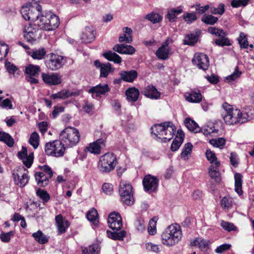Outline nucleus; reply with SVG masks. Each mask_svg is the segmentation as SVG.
Returning a JSON list of instances; mask_svg holds the SVG:
<instances>
[{
	"label": "nucleus",
	"instance_id": "b1692460",
	"mask_svg": "<svg viewBox=\"0 0 254 254\" xmlns=\"http://www.w3.org/2000/svg\"><path fill=\"white\" fill-rule=\"evenodd\" d=\"M119 75L123 79V81L132 83L137 78L138 73L136 70L131 69L130 70H121Z\"/></svg>",
	"mask_w": 254,
	"mask_h": 254
},
{
	"label": "nucleus",
	"instance_id": "603ef678",
	"mask_svg": "<svg viewBox=\"0 0 254 254\" xmlns=\"http://www.w3.org/2000/svg\"><path fill=\"white\" fill-rule=\"evenodd\" d=\"M218 20L217 17L208 14H204L201 18V21L207 25H213L217 22Z\"/></svg>",
	"mask_w": 254,
	"mask_h": 254
},
{
	"label": "nucleus",
	"instance_id": "052dcab7",
	"mask_svg": "<svg viewBox=\"0 0 254 254\" xmlns=\"http://www.w3.org/2000/svg\"><path fill=\"white\" fill-rule=\"evenodd\" d=\"M8 47L4 43L0 44V61L3 60L7 55L8 52Z\"/></svg>",
	"mask_w": 254,
	"mask_h": 254
},
{
	"label": "nucleus",
	"instance_id": "39448f33",
	"mask_svg": "<svg viewBox=\"0 0 254 254\" xmlns=\"http://www.w3.org/2000/svg\"><path fill=\"white\" fill-rule=\"evenodd\" d=\"M80 135L77 129L73 127H67L62 131L60 139L67 147H72L79 141Z\"/></svg>",
	"mask_w": 254,
	"mask_h": 254
},
{
	"label": "nucleus",
	"instance_id": "20e7f679",
	"mask_svg": "<svg viewBox=\"0 0 254 254\" xmlns=\"http://www.w3.org/2000/svg\"><path fill=\"white\" fill-rule=\"evenodd\" d=\"M118 163L116 155L112 152H107L100 156L97 168L102 174H108L113 171Z\"/></svg>",
	"mask_w": 254,
	"mask_h": 254
},
{
	"label": "nucleus",
	"instance_id": "72a5a7b5",
	"mask_svg": "<svg viewBox=\"0 0 254 254\" xmlns=\"http://www.w3.org/2000/svg\"><path fill=\"white\" fill-rule=\"evenodd\" d=\"M183 12V9L181 6L177 8H171L168 10L166 17L170 22L176 21L177 16Z\"/></svg>",
	"mask_w": 254,
	"mask_h": 254
},
{
	"label": "nucleus",
	"instance_id": "a18cd8bd",
	"mask_svg": "<svg viewBox=\"0 0 254 254\" xmlns=\"http://www.w3.org/2000/svg\"><path fill=\"white\" fill-rule=\"evenodd\" d=\"M192 147L193 146L189 142L185 144L181 154V158L184 160H188L189 155H190L191 152Z\"/></svg>",
	"mask_w": 254,
	"mask_h": 254
},
{
	"label": "nucleus",
	"instance_id": "6e6552de",
	"mask_svg": "<svg viewBox=\"0 0 254 254\" xmlns=\"http://www.w3.org/2000/svg\"><path fill=\"white\" fill-rule=\"evenodd\" d=\"M45 64L47 68L52 71L60 69L65 64V58L61 55L52 53L46 56Z\"/></svg>",
	"mask_w": 254,
	"mask_h": 254
},
{
	"label": "nucleus",
	"instance_id": "c9c22d12",
	"mask_svg": "<svg viewBox=\"0 0 254 254\" xmlns=\"http://www.w3.org/2000/svg\"><path fill=\"white\" fill-rule=\"evenodd\" d=\"M103 56L108 61L114 63L120 64L122 62L121 57L115 52L111 51L104 53Z\"/></svg>",
	"mask_w": 254,
	"mask_h": 254
},
{
	"label": "nucleus",
	"instance_id": "c756f323",
	"mask_svg": "<svg viewBox=\"0 0 254 254\" xmlns=\"http://www.w3.org/2000/svg\"><path fill=\"white\" fill-rule=\"evenodd\" d=\"M34 176L37 185L40 187H44L49 183L50 178H49L42 172H36Z\"/></svg>",
	"mask_w": 254,
	"mask_h": 254
},
{
	"label": "nucleus",
	"instance_id": "4468645a",
	"mask_svg": "<svg viewBox=\"0 0 254 254\" xmlns=\"http://www.w3.org/2000/svg\"><path fill=\"white\" fill-rule=\"evenodd\" d=\"M159 181L156 177L150 175L144 177L142 183L144 190L146 192L155 191L158 188Z\"/></svg>",
	"mask_w": 254,
	"mask_h": 254
},
{
	"label": "nucleus",
	"instance_id": "f704fd0d",
	"mask_svg": "<svg viewBox=\"0 0 254 254\" xmlns=\"http://www.w3.org/2000/svg\"><path fill=\"white\" fill-rule=\"evenodd\" d=\"M185 124L188 129L191 132L197 133L200 131V128L198 127L197 123L189 118L185 119Z\"/></svg>",
	"mask_w": 254,
	"mask_h": 254
},
{
	"label": "nucleus",
	"instance_id": "c03bdc74",
	"mask_svg": "<svg viewBox=\"0 0 254 254\" xmlns=\"http://www.w3.org/2000/svg\"><path fill=\"white\" fill-rule=\"evenodd\" d=\"M198 36L196 33H190L188 34L184 40L185 45L193 46L197 41Z\"/></svg>",
	"mask_w": 254,
	"mask_h": 254
},
{
	"label": "nucleus",
	"instance_id": "9d476101",
	"mask_svg": "<svg viewBox=\"0 0 254 254\" xmlns=\"http://www.w3.org/2000/svg\"><path fill=\"white\" fill-rule=\"evenodd\" d=\"M28 171L23 166H19L12 173L14 184L21 188L25 186L28 183L30 177Z\"/></svg>",
	"mask_w": 254,
	"mask_h": 254
},
{
	"label": "nucleus",
	"instance_id": "e433bc0d",
	"mask_svg": "<svg viewBox=\"0 0 254 254\" xmlns=\"http://www.w3.org/2000/svg\"><path fill=\"white\" fill-rule=\"evenodd\" d=\"M25 73L27 76H37L40 72V67L38 65L28 64L25 69Z\"/></svg>",
	"mask_w": 254,
	"mask_h": 254
},
{
	"label": "nucleus",
	"instance_id": "7c9ffc66",
	"mask_svg": "<svg viewBox=\"0 0 254 254\" xmlns=\"http://www.w3.org/2000/svg\"><path fill=\"white\" fill-rule=\"evenodd\" d=\"M167 122H165L160 124L154 125L151 127V133L153 134L157 138L161 139L162 136L164 135V129L166 124Z\"/></svg>",
	"mask_w": 254,
	"mask_h": 254
},
{
	"label": "nucleus",
	"instance_id": "3c124183",
	"mask_svg": "<svg viewBox=\"0 0 254 254\" xmlns=\"http://www.w3.org/2000/svg\"><path fill=\"white\" fill-rule=\"evenodd\" d=\"M29 142L34 149H36L38 147L39 144V136L37 132L34 131L31 134Z\"/></svg>",
	"mask_w": 254,
	"mask_h": 254
},
{
	"label": "nucleus",
	"instance_id": "dca6fc26",
	"mask_svg": "<svg viewBox=\"0 0 254 254\" xmlns=\"http://www.w3.org/2000/svg\"><path fill=\"white\" fill-rule=\"evenodd\" d=\"M106 136L105 135L103 137L99 138L95 141L90 143L86 150L94 154H99L102 149L106 146Z\"/></svg>",
	"mask_w": 254,
	"mask_h": 254
},
{
	"label": "nucleus",
	"instance_id": "8fccbe9b",
	"mask_svg": "<svg viewBox=\"0 0 254 254\" xmlns=\"http://www.w3.org/2000/svg\"><path fill=\"white\" fill-rule=\"evenodd\" d=\"M192 245L194 246H198L201 251H203L206 249L208 245V243L206 240L201 238H198L196 239L193 241L192 243Z\"/></svg>",
	"mask_w": 254,
	"mask_h": 254
},
{
	"label": "nucleus",
	"instance_id": "393cba45",
	"mask_svg": "<svg viewBox=\"0 0 254 254\" xmlns=\"http://www.w3.org/2000/svg\"><path fill=\"white\" fill-rule=\"evenodd\" d=\"M113 50L121 54H126L132 55L135 52V49L131 45H128L125 44L115 45Z\"/></svg>",
	"mask_w": 254,
	"mask_h": 254
},
{
	"label": "nucleus",
	"instance_id": "4c0bfd02",
	"mask_svg": "<svg viewBox=\"0 0 254 254\" xmlns=\"http://www.w3.org/2000/svg\"><path fill=\"white\" fill-rule=\"evenodd\" d=\"M87 219L92 222L95 226H97L99 223L98 213L96 209L93 208L89 210L86 214Z\"/></svg>",
	"mask_w": 254,
	"mask_h": 254
},
{
	"label": "nucleus",
	"instance_id": "79ce46f5",
	"mask_svg": "<svg viewBox=\"0 0 254 254\" xmlns=\"http://www.w3.org/2000/svg\"><path fill=\"white\" fill-rule=\"evenodd\" d=\"M0 141L4 142L10 147H12L14 143V139L9 134L2 131H0Z\"/></svg>",
	"mask_w": 254,
	"mask_h": 254
},
{
	"label": "nucleus",
	"instance_id": "ddd939ff",
	"mask_svg": "<svg viewBox=\"0 0 254 254\" xmlns=\"http://www.w3.org/2000/svg\"><path fill=\"white\" fill-rule=\"evenodd\" d=\"M41 76L43 82L50 86L59 85L62 81V76L57 72L42 73Z\"/></svg>",
	"mask_w": 254,
	"mask_h": 254
},
{
	"label": "nucleus",
	"instance_id": "338daca9",
	"mask_svg": "<svg viewBox=\"0 0 254 254\" xmlns=\"http://www.w3.org/2000/svg\"><path fill=\"white\" fill-rule=\"evenodd\" d=\"M200 131H202L204 135L207 136L211 133L216 132V129L213 125L211 126H206L204 127V128H200Z\"/></svg>",
	"mask_w": 254,
	"mask_h": 254
},
{
	"label": "nucleus",
	"instance_id": "f03ea898",
	"mask_svg": "<svg viewBox=\"0 0 254 254\" xmlns=\"http://www.w3.org/2000/svg\"><path fill=\"white\" fill-rule=\"evenodd\" d=\"M182 237L181 227L177 223L169 226L161 235L162 243L169 247L175 245Z\"/></svg>",
	"mask_w": 254,
	"mask_h": 254
},
{
	"label": "nucleus",
	"instance_id": "de8ad7c7",
	"mask_svg": "<svg viewBox=\"0 0 254 254\" xmlns=\"http://www.w3.org/2000/svg\"><path fill=\"white\" fill-rule=\"evenodd\" d=\"M237 40L241 49H247L249 47L248 40L244 33H240Z\"/></svg>",
	"mask_w": 254,
	"mask_h": 254
},
{
	"label": "nucleus",
	"instance_id": "ea45409f",
	"mask_svg": "<svg viewBox=\"0 0 254 254\" xmlns=\"http://www.w3.org/2000/svg\"><path fill=\"white\" fill-rule=\"evenodd\" d=\"M242 175L240 173L235 174V190L239 195L243 194L242 189Z\"/></svg>",
	"mask_w": 254,
	"mask_h": 254
},
{
	"label": "nucleus",
	"instance_id": "e2e57ef3",
	"mask_svg": "<svg viewBox=\"0 0 254 254\" xmlns=\"http://www.w3.org/2000/svg\"><path fill=\"white\" fill-rule=\"evenodd\" d=\"M250 0H232L231 4L232 7L237 8L246 6Z\"/></svg>",
	"mask_w": 254,
	"mask_h": 254
},
{
	"label": "nucleus",
	"instance_id": "9b49d317",
	"mask_svg": "<svg viewBox=\"0 0 254 254\" xmlns=\"http://www.w3.org/2000/svg\"><path fill=\"white\" fill-rule=\"evenodd\" d=\"M119 191L121 201L123 203L127 205L133 204L132 187L130 184L125 182H121L120 185Z\"/></svg>",
	"mask_w": 254,
	"mask_h": 254
},
{
	"label": "nucleus",
	"instance_id": "bb28decb",
	"mask_svg": "<svg viewBox=\"0 0 254 254\" xmlns=\"http://www.w3.org/2000/svg\"><path fill=\"white\" fill-rule=\"evenodd\" d=\"M215 166L211 165L208 169V174L210 177L214 180L216 183H219L221 181V178L220 173L218 167L220 165L219 161H216L215 162Z\"/></svg>",
	"mask_w": 254,
	"mask_h": 254
},
{
	"label": "nucleus",
	"instance_id": "a878e982",
	"mask_svg": "<svg viewBox=\"0 0 254 254\" xmlns=\"http://www.w3.org/2000/svg\"><path fill=\"white\" fill-rule=\"evenodd\" d=\"M80 93V91H70L68 90H62L57 93L52 94L51 98L53 99H65L72 96H77Z\"/></svg>",
	"mask_w": 254,
	"mask_h": 254
},
{
	"label": "nucleus",
	"instance_id": "5701e85b",
	"mask_svg": "<svg viewBox=\"0 0 254 254\" xmlns=\"http://www.w3.org/2000/svg\"><path fill=\"white\" fill-rule=\"evenodd\" d=\"M55 221L58 228V234L65 233L66 229L69 226V222L61 214H59L56 216Z\"/></svg>",
	"mask_w": 254,
	"mask_h": 254
},
{
	"label": "nucleus",
	"instance_id": "f3484780",
	"mask_svg": "<svg viewBox=\"0 0 254 254\" xmlns=\"http://www.w3.org/2000/svg\"><path fill=\"white\" fill-rule=\"evenodd\" d=\"M110 91V88L108 84H99L96 86L92 87L88 90V93L91 94L93 98H100L102 95H105L106 93Z\"/></svg>",
	"mask_w": 254,
	"mask_h": 254
},
{
	"label": "nucleus",
	"instance_id": "6ab92c4d",
	"mask_svg": "<svg viewBox=\"0 0 254 254\" xmlns=\"http://www.w3.org/2000/svg\"><path fill=\"white\" fill-rule=\"evenodd\" d=\"M172 42V40L168 38L164 43L158 49L156 52V57L161 60H165L168 58L170 53L169 44Z\"/></svg>",
	"mask_w": 254,
	"mask_h": 254
},
{
	"label": "nucleus",
	"instance_id": "0eeeda50",
	"mask_svg": "<svg viewBox=\"0 0 254 254\" xmlns=\"http://www.w3.org/2000/svg\"><path fill=\"white\" fill-rule=\"evenodd\" d=\"M65 145L62 140H56L46 143L45 145V152L49 156L56 157L63 156L65 150Z\"/></svg>",
	"mask_w": 254,
	"mask_h": 254
},
{
	"label": "nucleus",
	"instance_id": "58836bf2",
	"mask_svg": "<svg viewBox=\"0 0 254 254\" xmlns=\"http://www.w3.org/2000/svg\"><path fill=\"white\" fill-rule=\"evenodd\" d=\"M108 237L114 240H123L124 238L126 236V232L125 230L121 231L119 232H112L109 230L107 231Z\"/></svg>",
	"mask_w": 254,
	"mask_h": 254
},
{
	"label": "nucleus",
	"instance_id": "5fc2aeb1",
	"mask_svg": "<svg viewBox=\"0 0 254 254\" xmlns=\"http://www.w3.org/2000/svg\"><path fill=\"white\" fill-rule=\"evenodd\" d=\"M156 217H153L149 222L148 226V232L150 235H154L156 233Z\"/></svg>",
	"mask_w": 254,
	"mask_h": 254
},
{
	"label": "nucleus",
	"instance_id": "4be33fe9",
	"mask_svg": "<svg viewBox=\"0 0 254 254\" xmlns=\"http://www.w3.org/2000/svg\"><path fill=\"white\" fill-rule=\"evenodd\" d=\"M166 127L164 129V135L162 136L161 139L162 142H167L171 140L174 135V133L176 131V127L170 122H167V124L165 125Z\"/></svg>",
	"mask_w": 254,
	"mask_h": 254
},
{
	"label": "nucleus",
	"instance_id": "7ed1b4c3",
	"mask_svg": "<svg viewBox=\"0 0 254 254\" xmlns=\"http://www.w3.org/2000/svg\"><path fill=\"white\" fill-rule=\"evenodd\" d=\"M60 19L51 11L41 13L36 24L42 29L46 31L54 30L58 27Z\"/></svg>",
	"mask_w": 254,
	"mask_h": 254
},
{
	"label": "nucleus",
	"instance_id": "864d4df0",
	"mask_svg": "<svg viewBox=\"0 0 254 254\" xmlns=\"http://www.w3.org/2000/svg\"><path fill=\"white\" fill-rule=\"evenodd\" d=\"M36 194L42 200L43 203L47 202L50 199L49 194L45 190L39 189L36 191Z\"/></svg>",
	"mask_w": 254,
	"mask_h": 254
},
{
	"label": "nucleus",
	"instance_id": "4d7b16f0",
	"mask_svg": "<svg viewBox=\"0 0 254 254\" xmlns=\"http://www.w3.org/2000/svg\"><path fill=\"white\" fill-rule=\"evenodd\" d=\"M221 205L223 209L228 210L232 206V201L230 198L226 196L222 198L221 200Z\"/></svg>",
	"mask_w": 254,
	"mask_h": 254
},
{
	"label": "nucleus",
	"instance_id": "69168bd1",
	"mask_svg": "<svg viewBox=\"0 0 254 254\" xmlns=\"http://www.w3.org/2000/svg\"><path fill=\"white\" fill-rule=\"evenodd\" d=\"M39 168L41 170V172H43L49 178H52L53 175V172L51 168L48 165L39 166Z\"/></svg>",
	"mask_w": 254,
	"mask_h": 254
},
{
	"label": "nucleus",
	"instance_id": "cd10ccee",
	"mask_svg": "<svg viewBox=\"0 0 254 254\" xmlns=\"http://www.w3.org/2000/svg\"><path fill=\"white\" fill-rule=\"evenodd\" d=\"M143 93L146 97L154 99H158L161 95L156 87L152 85H148L144 88Z\"/></svg>",
	"mask_w": 254,
	"mask_h": 254
},
{
	"label": "nucleus",
	"instance_id": "2eb2a0df",
	"mask_svg": "<svg viewBox=\"0 0 254 254\" xmlns=\"http://www.w3.org/2000/svg\"><path fill=\"white\" fill-rule=\"evenodd\" d=\"M108 223L110 228L117 231H119L122 227V219L118 212L111 213L108 219Z\"/></svg>",
	"mask_w": 254,
	"mask_h": 254
},
{
	"label": "nucleus",
	"instance_id": "6e6d98bb",
	"mask_svg": "<svg viewBox=\"0 0 254 254\" xmlns=\"http://www.w3.org/2000/svg\"><path fill=\"white\" fill-rule=\"evenodd\" d=\"M182 17L188 24L191 23L197 19L196 13L194 12H187L184 14Z\"/></svg>",
	"mask_w": 254,
	"mask_h": 254
},
{
	"label": "nucleus",
	"instance_id": "1a4fd4ad",
	"mask_svg": "<svg viewBox=\"0 0 254 254\" xmlns=\"http://www.w3.org/2000/svg\"><path fill=\"white\" fill-rule=\"evenodd\" d=\"M207 31L210 34L219 37V38L215 39L214 40L217 46L224 47L225 46H229L232 45L230 40L227 37V33L224 30L215 27H210L208 28Z\"/></svg>",
	"mask_w": 254,
	"mask_h": 254
},
{
	"label": "nucleus",
	"instance_id": "bf43d9fd",
	"mask_svg": "<svg viewBox=\"0 0 254 254\" xmlns=\"http://www.w3.org/2000/svg\"><path fill=\"white\" fill-rule=\"evenodd\" d=\"M5 67L7 72L9 74H12L13 75H14V73L18 70V68L7 60H5Z\"/></svg>",
	"mask_w": 254,
	"mask_h": 254
},
{
	"label": "nucleus",
	"instance_id": "680f3d73",
	"mask_svg": "<svg viewBox=\"0 0 254 254\" xmlns=\"http://www.w3.org/2000/svg\"><path fill=\"white\" fill-rule=\"evenodd\" d=\"M34 159V154L31 153L29 154L27 156H26L23 158L22 161L24 165L27 168H30L33 162Z\"/></svg>",
	"mask_w": 254,
	"mask_h": 254
},
{
	"label": "nucleus",
	"instance_id": "a211bd4d",
	"mask_svg": "<svg viewBox=\"0 0 254 254\" xmlns=\"http://www.w3.org/2000/svg\"><path fill=\"white\" fill-rule=\"evenodd\" d=\"M94 65L97 68L99 69L100 76L101 77H107L110 73L114 72L115 70L110 63L102 64L99 60H96L94 62Z\"/></svg>",
	"mask_w": 254,
	"mask_h": 254
},
{
	"label": "nucleus",
	"instance_id": "a19ab883",
	"mask_svg": "<svg viewBox=\"0 0 254 254\" xmlns=\"http://www.w3.org/2000/svg\"><path fill=\"white\" fill-rule=\"evenodd\" d=\"M32 237L40 244H45L49 241V237L44 234L41 230L33 233Z\"/></svg>",
	"mask_w": 254,
	"mask_h": 254
},
{
	"label": "nucleus",
	"instance_id": "0e129e2a",
	"mask_svg": "<svg viewBox=\"0 0 254 254\" xmlns=\"http://www.w3.org/2000/svg\"><path fill=\"white\" fill-rule=\"evenodd\" d=\"M221 226L224 229L229 232L236 229V227L233 223L224 220L221 221Z\"/></svg>",
	"mask_w": 254,
	"mask_h": 254
},
{
	"label": "nucleus",
	"instance_id": "2f4dec72",
	"mask_svg": "<svg viewBox=\"0 0 254 254\" xmlns=\"http://www.w3.org/2000/svg\"><path fill=\"white\" fill-rule=\"evenodd\" d=\"M139 91L134 87L128 88L126 91L127 99L128 102H135L138 98Z\"/></svg>",
	"mask_w": 254,
	"mask_h": 254
},
{
	"label": "nucleus",
	"instance_id": "f8f14e48",
	"mask_svg": "<svg viewBox=\"0 0 254 254\" xmlns=\"http://www.w3.org/2000/svg\"><path fill=\"white\" fill-rule=\"evenodd\" d=\"M192 63L199 68L205 70L209 65V61L207 55L203 53H196L192 59Z\"/></svg>",
	"mask_w": 254,
	"mask_h": 254
},
{
	"label": "nucleus",
	"instance_id": "49530a36",
	"mask_svg": "<svg viewBox=\"0 0 254 254\" xmlns=\"http://www.w3.org/2000/svg\"><path fill=\"white\" fill-rule=\"evenodd\" d=\"M145 18L155 24L160 22L162 20V17L157 13L151 12L145 16Z\"/></svg>",
	"mask_w": 254,
	"mask_h": 254
},
{
	"label": "nucleus",
	"instance_id": "c85d7f7f",
	"mask_svg": "<svg viewBox=\"0 0 254 254\" xmlns=\"http://www.w3.org/2000/svg\"><path fill=\"white\" fill-rule=\"evenodd\" d=\"M184 136L185 134L183 131L178 129L177 135L171 145V149L172 151H177L180 148L183 142Z\"/></svg>",
	"mask_w": 254,
	"mask_h": 254
},
{
	"label": "nucleus",
	"instance_id": "f257e3e1",
	"mask_svg": "<svg viewBox=\"0 0 254 254\" xmlns=\"http://www.w3.org/2000/svg\"><path fill=\"white\" fill-rule=\"evenodd\" d=\"M223 111L221 116L224 122L228 125H235L237 123L243 124L251 120L247 114V110L241 111L234 109L232 106L225 102L222 104Z\"/></svg>",
	"mask_w": 254,
	"mask_h": 254
},
{
	"label": "nucleus",
	"instance_id": "774afa93",
	"mask_svg": "<svg viewBox=\"0 0 254 254\" xmlns=\"http://www.w3.org/2000/svg\"><path fill=\"white\" fill-rule=\"evenodd\" d=\"M205 155L207 159L210 162V163H213L217 160V158L214 153H213L210 150L207 149L205 152Z\"/></svg>",
	"mask_w": 254,
	"mask_h": 254
},
{
	"label": "nucleus",
	"instance_id": "09e8293b",
	"mask_svg": "<svg viewBox=\"0 0 254 254\" xmlns=\"http://www.w3.org/2000/svg\"><path fill=\"white\" fill-rule=\"evenodd\" d=\"M209 143L213 146L222 149L226 143V140L223 137L211 139Z\"/></svg>",
	"mask_w": 254,
	"mask_h": 254
},
{
	"label": "nucleus",
	"instance_id": "473e14b6",
	"mask_svg": "<svg viewBox=\"0 0 254 254\" xmlns=\"http://www.w3.org/2000/svg\"><path fill=\"white\" fill-rule=\"evenodd\" d=\"M185 98L187 101L191 103H199L202 100V95L199 91H192L186 93Z\"/></svg>",
	"mask_w": 254,
	"mask_h": 254
},
{
	"label": "nucleus",
	"instance_id": "13d9d810",
	"mask_svg": "<svg viewBox=\"0 0 254 254\" xmlns=\"http://www.w3.org/2000/svg\"><path fill=\"white\" fill-rule=\"evenodd\" d=\"M242 74V72L239 70V67L236 66L235 69V71L230 75L226 77V79L229 81L231 82L238 79L240 77Z\"/></svg>",
	"mask_w": 254,
	"mask_h": 254
},
{
	"label": "nucleus",
	"instance_id": "37998d69",
	"mask_svg": "<svg viewBox=\"0 0 254 254\" xmlns=\"http://www.w3.org/2000/svg\"><path fill=\"white\" fill-rule=\"evenodd\" d=\"M46 53V50L44 48L40 47L38 49L33 50L31 56L34 59L40 60L44 58Z\"/></svg>",
	"mask_w": 254,
	"mask_h": 254
},
{
	"label": "nucleus",
	"instance_id": "423d86ee",
	"mask_svg": "<svg viewBox=\"0 0 254 254\" xmlns=\"http://www.w3.org/2000/svg\"><path fill=\"white\" fill-rule=\"evenodd\" d=\"M42 7L39 4L34 6L32 4H24L20 9L22 16L25 20L36 22L41 14Z\"/></svg>",
	"mask_w": 254,
	"mask_h": 254
},
{
	"label": "nucleus",
	"instance_id": "aec40b11",
	"mask_svg": "<svg viewBox=\"0 0 254 254\" xmlns=\"http://www.w3.org/2000/svg\"><path fill=\"white\" fill-rule=\"evenodd\" d=\"M38 30L33 27L31 24L26 26L24 29V37L29 42H35L38 38Z\"/></svg>",
	"mask_w": 254,
	"mask_h": 254
},
{
	"label": "nucleus",
	"instance_id": "412c9836",
	"mask_svg": "<svg viewBox=\"0 0 254 254\" xmlns=\"http://www.w3.org/2000/svg\"><path fill=\"white\" fill-rule=\"evenodd\" d=\"M95 34L96 33L92 27L87 26L82 33L81 39L85 44L90 43L95 40Z\"/></svg>",
	"mask_w": 254,
	"mask_h": 254
}]
</instances>
